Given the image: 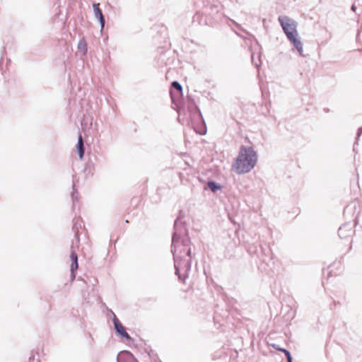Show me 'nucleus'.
<instances>
[{
  "mask_svg": "<svg viewBox=\"0 0 362 362\" xmlns=\"http://www.w3.org/2000/svg\"><path fill=\"white\" fill-rule=\"evenodd\" d=\"M257 163V154L250 147H241L231 169L237 174L250 172Z\"/></svg>",
  "mask_w": 362,
  "mask_h": 362,
  "instance_id": "1",
  "label": "nucleus"
},
{
  "mask_svg": "<svg viewBox=\"0 0 362 362\" xmlns=\"http://www.w3.org/2000/svg\"><path fill=\"white\" fill-rule=\"evenodd\" d=\"M279 21L288 39L293 43L298 53L302 55L303 44L298 38L297 23L287 16H281Z\"/></svg>",
  "mask_w": 362,
  "mask_h": 362,
  "instance_id": "2",
  "label": "nucleus"
},
{
  "mask_svg": "<svg viewBox=\"0 0 362 362\" xmlns=\"http://www.w3.org/2000/svg\"><path fill=\"white\" fill-rule=\"evenodd\" d=\"M113 322H114L115 328L117 332L118 333V334H119L122 337L125 338L127 340H130L131 339L130 336L126 332L124 327L122 325V323L119 321V320L116 317H115Z\"/></svg>",
  "mask_w": 362,
  "mask_h": 362,
  "instance_id": "3",
  "label": "nucleus"
},
{
  "mask_svg": "<svg viewBox=\"0 0 362 362\" xmlns=\"http://www.w3.org/2000/svg\"><path fill=\"white\" fill-rule=\"evenodd\" d=\"M70 258L72 261V263L71 265V277H72V279H74L76 277L75 272L78 269V256L74 251L71 252V253L70 255Z\"/></svg>",
  "mask_w": 362,
  "mask_h": 362,
  "instance_id": "4",
  "label": "nucleus"
},
{
  "mask_svg": "<svg viewBox=\"0 0 362 362\" xmlns=\"http://www.w3.org/2000/svg\"><path fill=\"white\" fill-rule=\"evenodd\" d=\"M94 13L96 18H99L100 23L101 24V28H103L105 25V18L103 15L102 11L99 7V4H93Z\"/></svg>",
  "mask_w": 362,
  "mask_h": 362,
  "instance_id": "5",
  "label": "nucleus"
},
{
  "mask_svg": "<svg viewBox=\"0 0 362 362\" xmlns=\"http://www.w3.org/2000/svg\"><path fill=\"white\" fill-rule=\"evenodd\" d=\"M76 148H77L80 159H82L83 157V154H84V145H83V140L81 135H79V136H78Z\"/></svg>",
  "mask_w": 362,
  "mask_h": 362,
  "instance_id": "6",
  "label": "nucleus"
},
{
  "mask_svg": "<svg viewBox=\"0 0 362 362\" xmlns=\"http://www.w3.org/2000/svg\"><path fill=\"white\" fill-rule=\"evenodd\" d=\"M78 49L81 50L83 54H86L87 52V44L84 39H82L79 41L78 44Z\"/></svg>",
  "mask_w": 362,
  "mask_h": 362,
  "instance_id": "7",
  "label": "nucleus"
},
{
  "mask_svg": "<svg viewBox=\"0 0 362 362\" xmlns=\"http://www.w3.org/2000/svg\"><path fill=\"white\" fill-rule=\"evenodd\" d=\"M208 186L213 192H216L217 189H221V187L218 186L214 182H209Z\"/></svg>",
  "mask_w": 362,
  "mask_h": 362,
  "instance_id": "8",
  "label": "nucleus"
},
{
  "mask_svg": "<svg viewBox=\"0 0 362 362\" xmlns=\"http://www.w3.org/2000/svg\"><path fill=\"white\" fill-rule=\"evenodd\" d=\"M172 86L175 89H176L179 92V93H182V86L177 81H173L172 83Z\"/></svg>",
  "mask_w": 362,
  "mask_h": 362,
  "instance_id": "9",
  "label": "nucleus"
},
{
  "mask_svg": "<svg viewBox=\"0 0 362 362\" xmlns=\"http://www.w3.org/2000/svg\"><path fill=\"white\" fill-rule=\"evenodd\" d=\"M283 352L285 353V354L287 357V359H288V362H291V356L289 351L287 350H283Z\"/></svg>",
  "mask_w": 362,
  "mask_h": 362,
  "instance_id": "10",
  "label": "nucleus"
},
{
  "mask_svg": "<svg viewBox=\"0 0 362 362\" xmlns=\"http://www.w3.org/2000/svg\"><path fill=\"white\" fill-rule=\"evenodd\" d=\"M351 10H352L353 11H356V6H355V5H353V6H351Z\"/></svg>",
  "mask_w": 362,
  "mask_h": 362,
  "instance_id": "11",
  "label": "nucleus"
},
{
  "mask_svg": "<svg viewBox=\"0 0 362 362\" xmlns=\"http://www.w3.org/2000/svg\"><path fill=\"white\" fill-rule=\"evenodd\" d=\"M342 230H343V228H340L339 229V235H341V232H342Z\"/></svg>",
  "mask_w": 362,
  "mask_h": 362,
  "instance_id": "12",
  "label": "nucleus"
},
{
  "mask_svg": "<svg viewBox=\"0 0 362 362\" xmlns=\"http://www.w3.org/2000/svg\"><path fill=\"white\" fill-rule=\"evenodd\" d=\"M276 349H278V347H276ZM279 350H280V349H279ZM284 349H281V351H283Z\"/></svg>",
  "mask_w": 362,
  "mask_h": 362,
  "instance_id": "13",
  "label": "nucleus"
}]
</instances>
